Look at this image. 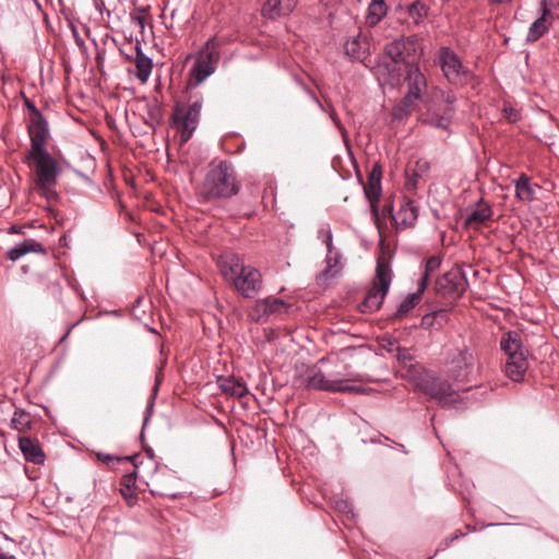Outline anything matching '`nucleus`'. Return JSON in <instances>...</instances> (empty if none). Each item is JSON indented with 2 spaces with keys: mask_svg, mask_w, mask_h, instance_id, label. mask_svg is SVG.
<instances>
[{
  "mask_svg": "<svg viewBox=\"0 0 559 559\" xmlns=\"http://www.w3.org/2000/svg\"><path fill=\"white\" fill-rule=\"evenodd\" d=\"M423 49L420 40L416 36L395 39L385 45L383 53L380 56L376 72L379 76L388 81H399L401 76V66L417 64L416 60L420 57Z\"/></svg>",
  "mask_w": 559,
  "mask_h": 559,
  "instance_id": "obj_1",
  "label": "nucleus"
},
{
  "mask_svg": "<svg viewBox=\"0 0 559 559\" xmlns=\"http://www.w3.org/2000/svg\"><path fill=\"white\" fill-rule=\"evenodd\" d=\"M219 271L236 292L245 298H254L263 286L261 272L246 265L243 259L233 252L224 253L218 260Z\"/></svg>",
  "mask_w": 559,
  "mask_h": 559,
  "instance_id": "obj_2",
  "label": "nucleus"
},
{
  "mask_svg": "<svg viewBox=\"0 0 559 559\" xmlns=\"http://www.w3.org/2000/svg\"><path fill=\"white\" fill-rule=\"evenodd\" d=\"M240 191L236 170L228 160H221L216 165L211 164L200 187V193L207 200L229 199Z\"/></svg>",
  "mask_w": 559,
  "mask_h": 559,
  "instance_id": "obj_3",
  "label": "nucleus"
},
{
  "mask_svg": "<svg viewBox=\"0 0 559 559\" xmlns=\"http://www.w3.org/2000/svg\"><path fill=\"white\" fill-rule=\"evenodd\" d=\"M325 359L319 360L306 379V388L309 390H321L328 392H354L362 393L361 386L348 385L347 382L353 380L349 373L344 371H322L319 365H323Z\"/></svg>",
  "mask_w": 559,
  "mask_h": 559,
  "instance_id": "obj_4",
  "label": "nucleus"
},
{
  "mask_svg": "<svg viewBox=\"0 0 559 559\" xmlns=\"http://www.w3.org/2000/svg\"><path fill=\"white\" fill-rule=\"evenodd\" d=\"M392 283V271L389 263L379 258L376 266V275L372 286L368 289L364 300L359 305L362 313H372L380 309Z\"/></svg>",
  "mask_w": 559,
  "mask_h": 559,
  "instance_id": "obj_5",
  "label": "nucleus"
},
{
  "mask_svg": "<svg viewBox=\"0 0 559 559\" xmlns=\"http://www.w3.org/2000/svg\"><path fill=\"white\" fill-rule=\"evenodd\" d=\"M456 95L450 88L440 90L436 103L423 116L421 121L433 128L447 130L455 112Z\"/></svg>",
  "mask_w": 559,
  "mask_h": 559,
  "instance_id": "obj_6",
  "label": "nucleus"
},
{
  "mask_svg": "<svg viewBox=\"0 0 559 559\" xmlns=\"http://www.w3.org/2000/svg\"><path fill=\"white\" fill-rule=\"evenodd\" d=\"M202 106V97H190L188 105L181 103L175 105L171 120L180 132L181 142H188L191 139L199 124Z\"/></svg>",
  "mask_w": 559,
  "mask_h": 559,
  "instance_id": "obj_7",
  "label": "nucleus"
},
{
  "mask_svg": "<svg viewBox=\"0 0 559 559\" xmlns=\"http://www.w3.org/2000/svg\"><path fill=\"white\" fill-rule=\"evenodd\" d=\"M27 158L35 164V183L37 188L48 197L49 193H52L60 173L57 160L47 150L29 152Z\"/></svg>",
  "mask_w": 559,
  "mask_h": 559,
  "instance_id": "obj_8",
  "label": "nucleus"
},
{
  "mask_svg": "<svg viewBox=\"0 0 559 559\" xmlns=\"http://www.w3.org/2000/svg\"><path fill=\"white\" fill-rule=\"evenodd\" d=\"M438 63L448 82L463 86L469 83L473 73L463 64L457 53L450 47H441L438 51Z\"/></svg>",
  "mask_w": 559,
  "mask_h": 559,
  "instance_id": "obj_9",
  "label": "nucleus"
},
{
  "mask_svg": "<svg viewBox=\"0 0 559 559\" xmlns=\"http://www.w3.org/2000/svg\"><path fill=\"white\" fill-rule=\"evenodd\" d=\"M417 386L420 392L438 401L441 406H453L461 401L460 394L453 390L448 380L428 377L421 379Z\"/></svg>",
  "mask_w": 559,
  "mask_h": 559,
  "instance_id": "obj_10",
  "label": "nucleus"
},
{
  "mask_svg": "<svg viewBox=\"0 0 559 559\" xmlns=\"http://www.w3.org/2000/svg\"><path fill=\"white\" fill-rule=\"evenodd\" d=\"M215 37L206 40L204 49L199 53L193 67L190 70V87H197L215 71L218 53L214 51Z\"/></svg>",
  "mask_w": 559,
  "mask_h": 559,
  "instance_id": "obj_11",
  "label": "nucleus"
},
{
  "mask_svg": "<svg viewBox=\"0 0 559 559\" xmlns=\"http://www.w3.org/2000/svg\"><path fill=\"white\" fill-rule=\"evenodd\" d=\"M468 282L463 270L451 269L440 276L436 282L437 294L449 302L457 301L466 292Z\"/></svg>",
  "mask_w": 559,
  "mask_h": 559,
  "instance_id": "obj_12",
  "label": "nucleus"
},
{
  "mask_svg": "<svg viewBox=\"0 0 559 559\" xmlns=\"http://www.w3.org/2000/svg\"><path fill=\"white\" fill-rule=\"evenodd\" d=\"M475 356L467 347L456 348L449 360L448 374L454 381H467L475 367Z\"/></svg>",
  "mask_w": 559,
  "mask_h": 559,
  "instance_id": "obj_13",
  "label": "nucleus"
},
{
  "mask_svg": "<svg viewBox=\"0 0 559 559\" xmlns=\"http://www.w3.org/2000/svg\"><path fill=\"white\" fill-rule=\"evenodd\" d=\"M286 308V304L280 298H264L255 302L249 312V317L255 322H264L275 313H281Z\"/></svg>",
  "mask_w": 559,
  "mask_h": 559,
  "instance_id": "obj_14",
  "label": "nucleus"
},
{
  "mask_svg": "<svg viewBox=\"0 0 559 559\" xmlns=\"http://www.w3.org/2000/svg\"><path fill=\"white\" fill-rule=\"evenodd\" d=\"M28 134L31 140L29 152L46 150L45 144L49 135L48 123L43 115L37 118H29Z\"/></svg>",
  "mask_w": 559,
  "mask_h": 559,
  "instance_id": "obj_15",
  "label": "nucleus"
},
{
  "mask_svg": "<svg viewBox=\"0 0 559 559\" xmlns=\"http://www.w3.org/2000/svg\"><path fill=\"white\" fill-rule=\"evenodd\" d=\"M175 475L166 469H159L158 466L155 467V474L152 477L151 483H147V486H152L150 491L153 496L167 497L170 499H178L181 497L180 492L173 491L168 486H166V481L174 480Z\"/></svg>",
  "mask_w": 559,
  "mask_h": 559,
  "instance_id": "obj_16",
  "label": "nucleus"
},
{
  "mask_svg": "<svg viewBox=\"0 0 559 559\" xmlns=\"http://www.w3.org/2000/svg\"><path fill=\"white\" fill-rule=\"evenodd\" d=\"M298 0H266L262 7V15L275 20L289 15L296 8Z\"/></svg>",
  "mask_w": 559,
  "mask_h": 559,
  "instance_id": "obj_17",
  "label": "nucleus"
},
{
  "mask_svg": "<svg viewBox=\"0 0 559 559\" xmlns=\"http://www.w3.org/2000/svg\"><path fill=\"white\" fill-rule=\"evenodd\" d=\"M493 211L489 203L480 199L476 205V209L472 210L465 217L464 226L466 228H473L478 230L481 225L491 219Z\"/></svg>",
  "mask_w": 559,
  "mask_h": 559,
  "instance_id": "obj_18",
  "label": "nucleus"
},
{
  "mask_svg": "<svg viewBox=\"0 0 559 559\" xmlns=\"http://www.w3.org/2000/svg\"><path fill=\"white\" fill-rule=\"evenodd\" d=\"M19 448L27 462L36 465L44 464L46 455L37 440L25 436L19 437Z\"/></svg>",
  "mask_w": 559,
  "mask_h": 559,
  "instance_id": "obj_19",
  "label": "nucleus"
},
{
  "mask_svg": "<svg viewBox=\"0 0 559 559\" xmlns=\"http://www.w3.org/2000/svg\"><path fill=\"white\" fill-rule=\"evenodd\" d=\"M426 290L425 280L418 283L416 292L408 294L399 305L396 311L391 316L392 320H402L419 304Z\"/></svg>",
  "mask_w": 559,
  "mask_h": 559,
  "instance_id": "obj_20",
  "label": "nucleus"
},
{
  "mask_svg": "<svg viewBox=\"0 0 559 559\" xmlns=\"http://www.w3.org/2000/svg\"><path fill=\"white\" fill-rule=\"evenodd\" d=\"M418 217V206L411 199H403L399 211L392 215L395 223L402 227H412Z\"/></svg>",
  "mask_w": 559,
  "mask_h": 559,
  "instance_id": "obj_21",
  "label": "nucleus"
},
{
  "mask_svg": "<svg viewBox=\"0 0 559 559\" xmlns=\"http://www.w3.org/2000/svg\"><path fill=\"white\" fill-rule=\"evenodd\" d=\"M381 166L379 164H374L368 174V182L364 187L366 198L369 200L371 206L379 201L381 194Z\"/></svg>",
  "mask_w": 559,
  "mask_h": 559,
  "instance_id": "obj_22",
  "label": "nucleus"
},
{
  "mask_svg": "<svg viewBox=\"0 0 559 559\" xmlns=\"http://www.w3.org/2000/svg\"><path fill=\"white\" fill-rule=\"evenodd\" d=\"M500 347L506 353L508 358L515 357V355L524 356L527 354L523 346L521 335L516 331H509L503 334L500 341Z\"/></svg>",
  "mask_w": 559,
  "mask_h": 559,
  "instance_id": "obj_23",
  "label": "nucleus"
},
{
  "mask_svg": "<svg viewBox=\"0 0 559 559\" xmlns=\"http://www.w3.org/2000/svg\"><path fill=\"white\" fill-rule=\"evenodd\" d=\"M345 53L354 61H361L369 51V43L361 34L348 38L344 44Z\"/></svg>",
  "mask_w": 559,
  "mask_h": 559,
  "instance_id": "obj_24",
  "label": "nucleus"
},
{
  "mask_svg": "<svg viewBox=\"0 0 559 559\" xmlns=\"http://www.w3.org/2000/svg\"><path fill=\"white\" fill-rule=\"evenodd\" d=\"M341 252L325 255V267L317 275L316 278L318 285H326L331 278L335 277L342 271L343 265L341 263Z\"/></svg>",
  "mask_w": 559,
  "mask_h": 559,
  "instance_id": "obj_25",
  "label": "nucleus"
},
{
  "mask_svg": "<svg viewBox=\"0 0 559 559\" xmlns=\"http://www.w3.org/2000/svg\"><path fill=\"white\" fill-rule=\"evenodd\" d=\"M406 82L408 92L421 97L427 87V80L417 64L409 63L406 68Z\"/></svg>",
  "mask_w": 559,
  "mask_h": 559,
  "instance_id": "obj_26",
  "label": "nucleus"
},
{
  "mask_svg": "<svg viewBox=\"0 0 559 559\" xmlns=\"http://www.w3.org/2000/svg\"><path fill=\"white\" fill-rule=\"evenodd\" d=\"M134 49H135V57H134L135 73H134V75L142 83H146L148 78L151 76L152 69H153L152 59L143 52L142 46L139 41H136Z\"/></svg>",
  "mask_w": 559,
  "mask_h": 559,
  "instance_id": "obj_27",
  "label": "nucleus"
},
{
  "mask_svg": "<svg viewBox=\"0 0 559 559\" xmlns=\"http://www.w3.org/2000/svg\"><path fill=\"white\" fill-rule=\"evenodd\" d=\"M217 384L221 391L230 397H242L248 394L245 382L234 377H218Z\"/></svg>",
  "mask_w": 559,
  "mask_h": 559,
  "instance_id": "obj_28",
  "label": "nucleus"
},
{
  "mask_svg": "<svg viewBox=\"0 0 559 559\" xmlns=\"http://www.w3.org/2000/svg\"><path fill=\"white\" fill-rule=\"evenodd\" d=\"M528 368L527 355L507 358L504 371L513 381H522Z\"/></svg>",
  "mask_w": 559,
  "mask_h": 559,
  "instance_id": "obj_29",
  "label": "nucleus"
},
{
  "mask_svg": "<svg viewBox=\"0 0 559 559\" xmlns=\"http://www.w3.org/2000/svg\"><path fill=\"white\" fill-rule=\"evenodd\" d=\"M31 252L45 253V248L35 239H25L24 241L16 243L13 248L8 250L7 258L11 261H16Z\"/></svg>",
  "mask_w": 559,
  "mask_h": 559,
  "instance_id": "obj_30",
  "label": "nucleus"
},
{
  "mask_svg": "<svg viewBox=\"0 0 559 559\" xmlns=\"http://www.w3.org/2000/svg\"><path fill=\"white\" fill-rule=\"evenodd\" d=\"M515 194L523 202H531L535 199V188L531 183V178L521 174L518 179L514 180Z\"/></svg>",
  "mask_w": 559,
  "mask_h": 559,
  "instance_id": "obj_31",
  "label": "nucleus"
},
{
  "mask_svg": "<svg viewBox=\"0 0 559 559\" xmlns=\"http://www.w3.org/2000/svg\"><path fill=\"white\" fill-rule=\"evenodd\" d=\"M386 11L384 0H371L366 15L367 25L376 26L386 15Z\"/></svg>",
  "mask_w": 559,
  "mask_h": 559,
  "instance_id": "obj_32",
  "label": "nucleus"
},
{
  "mask_svg": "<svg viewBox=\"0 0 559 559\" xmlns=\"http://www.w3.org/2000/svg\"><path fill=\"white\" fill-rule=\"evenodd\" d=\"M551 25V21H546L544 20V17L536 19L528 28L526 41H537L539 38H542L545 34L549 32Z\"/></svg>",
  "mask_w": 559,
  "mask_h": 559,
  "instance_id": "obj_33",
  "label": "nucleus"
},
{
  "mask_svg": "<svg viewBox=\"0 0 559 559\" xmlns=\"http://www.w3.org/2000/svg\"><path fill=\"white\" fill-rule=\"evenodd\" d=\"M440 265H441V260L436 255H432V257H429L428 259H426L425 260V269H424V272H423L418 283H421L425 280V284L427 287L429 284L431 274L435 271H437L440 267Z\"/></svg>",
  "mask_w": 559,
  "mask_h": 559,
  "instance_id": "obj_34",
  "label": "nucleus"
},
{
  "mask_svg": "<svg viewBox=\"0 0 559 559\" xmlns=\"http://www.w3.org/2000/svg\"><path fill=\"white\" fill-rule=\"evenodd\" d=\"M31 420L29 415L24 411H15L13 417L11 419V427L19 430L24 431L29 428Z\"/></svg>",
  "mask_w": 559,
  "mask_h": 559,
  "instance_id": "obj_35",
  "label": "nucleus"
},
{
  "mask_svg": "<svg viewBox=\"0 0 559 559\" xmlns=\"http://www.w3.org/2000/svg\"><path fill=\"white\" fill-rule=\"evenodd\" d=\"M408 14L414 20V22L418 24L424 20V17L427 16L428 7L417 0L408 7Z\"/></svg>",
  "mask_w": 559,
  "mask_h": 559,
  "instance_id": "obj_36",
  "label": "nucleus"
},
{
  "mask_svg": "<svg viewBox=\"0 0 559 559\" xmlns=\"http://www.w3.org/2000/svg\"><path fill=\"white\" fill-rule=\"evenodd\" d=\"M418 99H420L419 96L412 95V93L407 91V94L400 102L395 110L407 115L413 110Z\"/></svg>",
  "mask_w": 559,
  "mask_h": 559,
  "instance_id": "obj_37",
  "label": "nucleus"
},
{
  "mask_svg": "<svg viewBox=\"0 0 559 559\" xmlns=\"http://www.w3.org/2000/svg\"><path fill=\"white\" fill-rule=\"evenodd\" d=\"M430 168L429 162L426 159H418L415 164V168L412 170V180H416L428 173Z\"/></svg>",
  "mask_w": 559,
  "mask_h": 559,
  "instance_id": "obj_38",
  "label": "nucleus"
},
{
  "mask_svg": "<svg viewBox=\"0 0 559 559\" xmlns=\"http://www.w3.org/2000/svg\"><path fill=\"white\" fill-rule=\"evenodd\" d=\"M97 457H98V460H99V461H102V462H104V463H106V464H110V463H112L114 461L119 462V461H121V460H129V461L133 462V464H134V466H135V467L138 466V465H136V462H135V460L138 459V455L127 456V457L121 459V457H114V456H112V455H110V454L97 453Z\"/></svg>",
  "mask_w": 559,
  "mask_h": 559,
  "instance_id": "obj_39",
  "label": "nucleus"
},
{
  "mask_svg": "<svg viewBox=\"0 0 559 559\" xmlns=\"http://www.w3.org/2000/svg\"><path fill=\"white\" fill-rule=\"evenodd\" d=\"M135 483H136V473L135 472L123 475L120 480V486H121L120 489H128V490L134 489Z\"/></svg>",
  "mask_w": 559,
  "mask_h": 559,
  "instance_id": "obj_40",
  "label": "nucleus"
},
{
  "mask_svg": "<svg viewBox=\"0 0 559 559\" xmlns=\"http://www.w3.org/2000/svg\"><path fill=\"white\" fill-rule=\"evenodd\" d=\"M397 360L403 364L405 367H413V357L412 355L408 353L407 349H399V353H397Z\"/></svg>",
  "mask_w": 559,
  "mask_h": 559,
  "instance_id": "obj_41",
  "label": "nucleus"
},
{
  "mask_svg": "<svg viewBox=\"0 0 559 559\" xmlns=\"http://www.w3.org/2000/svg\"><path fill=\"white\" fill-rule=\"evenodd\" d=\"M441 311H433L430 313H426L421 318L420 325L425 329H430L433 326L435 318L440 313Z\"/></svg>",
  "mask_w": 559,
  "mask_h": 559,
  "instance_id": "obj_42",
  "label": "nucleus"
},
{
  "mask_svg": "<svg viewBox=\"0 0 559 559\" xmlns=\"http://www.w3.org/2000/svg\"><path fill=\"white\" fill-rule=\"evenodd\" d=\"M120 493L122 495V497L126 499L127 501V504L129 507H132L138 501V497L134 492V489H120Z\"/></svg>",
  "mask_w": 559,
  "mask_h": 559,
  "instance_id": "obj_43",
  "label": "nucleus"
},
{
  "mask_svg": "<svg viewBox=\"0 0 559 559\" xmlns=\"http://www.w3.org/2000/svg\"><path fill=\"white\" fill-rule=\"evenodd\" d=\"M318 238L326 245V242H332L333 234L330 228H321L318 231Z\"/></svg>",
  "mask_w": 559,
  "mask_h": 559,
  "instance_id": "obj_44",
  "label": "nucleus"
},
{
  "mask_svg": "<svg viewBox=\"0 0 559 559\" xmlns=\"http://www.w3.org/2000/svg\"><path fill=\"white\" fill-rule=\"evenodd\" d=\"M503 114H504V117L510 121V122H515L519 120L520 118V115L519 112L512 108V107H504L503 108Z\"/></svg>",
  "mask_w": 559,
  "mask_h": 559,
  "instance_id": "obj_45",
  "label": "nucleus"
},
{
  "mask_svg": "<svg viewBox=\"0 0 559 559\" xmlns=\"http://www.w3.org/2000/svg\"><path fill=\"white\" fill-rule=\"evenodd\" d=\"M25 106L31 112V118H37L38 115H43L39 109L29 99H25Z\"/></svg>",
  "mask_w": 559,
  "mask_h": 559,
  "instance_id": "obj_46",
  "label": "nucleus"
},
{
  "mask_svg": "<svg viewBox=\"0 0 559 559\" xmlns=\"http://www.w3.org/2000/svg\"><path fill=\"white\" fill-rule=\"evenodd\" d=\"M144 10H141L140 13L131 15V19L134 23H136L142 29L145 26V16L143 14Z\"/></svg>",
  "mask_w": 559,
  "mask_h": 559,
  "instance_id": "obj_47",
  "label": "nucleus"
},
{
  "mask_svg": "<svg viewBox=\"0 0 559 559\" xmlns=\"http://www.w3.org/2000/svg\"><path fill=\"white\" fill-rule=\"evenodd\" d=\"M93 3H94V7L95 9L99 12V13H103V12H107V15H110V12L108 10H106V5H105V2L104 0H93Z\"/></svg>",
  "mask_w": 559,
  "mask_h": 559,
  "instance_id": "obj_48",
  "label": "nucleus"
},
{
  "mask_svg": "<svg viewBox=\"0 0 559 559\" xmlns=\"http://www.w3.org/2000/svg\"><path fill=\"white\" fill-rule=\"evenodd\" d=\"M158 388L157 385H155L154 388V394L152 396V400H151V403H150V406L147 407L146 412H147V415L144 417V421H143V426L146 425V423L150 419V415H151V409L153 408V405H154V399H155V395H156V392H157Z\"/></svg>",
  "mask_w": 559,
  "mask_h": 559,
  "instance_id": "obj_49",
  "label": "nucleus"
},
{
  "mask_svg": "<svg viewBox=\"0 0 559 559\" xmlns=\"http://www.w3.org/2000/svg\"><path fill=\"white\" fill-rule=\"evenodd\" d=\"M539 13H540L539 17H544V20L552 22V10H550L549 8H545V9L539 8Z\"/></svg>",
  "mask_w": 559,
  "mask_h": 559,
  "instance_id": "obj_50",
  "label": "nucleus"
},
{
  "mask_svg": "<svg viewBox=\"0 0 559 559\" xmlns=\"http://www.w3.org/2000/svg\"><path fill=\"white\" fill-rule=\"evenodd\" d=\"M462 536H464V534L461 532H457V533L451 535L450 537L445 538V540H444L445 546L449 547L451 543L461 538Z\"/></svg>",
  "mask_w": 559,
  "mask_h": 559,
  "instance_id": "obj_51",
  "label": "nucleus"
},
{
  "mask_svg": "<svg viewBox=\"0 0 559 559\" xmlns=\"http://www.w3.org/2000/svg\"><path fill=\"white\" fill-rule=\"evenodd\" d=\"M539 8L540 9L549 8L550 10H552L554 3L551 2V0H540Z\"/></svg>",
  "mask_w": 559,
  "mask_h": 559,
  "instance_id": "obj_52",
  "label": "nucleus"
},
{
  "mask_svg": "<svg viewBox=\"0 0 559 559\" xmlns=\"http://www.w3.org/2000/svg\"><path fill=\"white\" fill-rule=\"evenodd\" d=\"M326 254H334L335 252H338L334 246H333V241L332 242H326Z\"/></svg>",
  "mask_w": 559,
  "mask_h": 559,
  "instance_id": "obj_53",
  "label": "nucleus"
},
{
  "mask_svg": "<svg viewBox=\"0 0 559 559\" xmlns=\"http://www.w3.org/2000/svg\"><path fill=\"white\" fill-rule=\"evenodd\" d=\"M491 4H507L510 3L512 0H488Z\"/></svg>",
  "mask_w": 559,
  "mask_h": 559,
  "instance_id": "obj_54",
  "label": "nucleus"
},
{
  "mask_svg": "<svg viewBox=\"0 0 559 559\" xmlns=\"http://www.w3.org/2000/svg\"><path fill=\"white\" fill-rule=\"evenodd\" d=\"M0 559H15V557L13 555L8 556L0 551Z\"/></svg>",
  "mask_w": 559,
  "mask_h": 559,
  "instance_id": "obj_55",
  "label": "nucleus"
},
{
  "mask_svg": "<svg viewBox=\"0 0 559 559\" xmlns=\"http://www.w3.org/2000/svg\"><path fill=\"white\" fill-rule=\"evenodd\" d=\"M10 233L17 234V233H20V230H19V228L16 226H11Z\"/></svg>",
  "mask_w": 559,
  "mask_h": 559,
  "instance_id": "obj_56",
  "label": "nucleus"
},
{
  "mask_svg": "<svg viewBox=\"0 0 559 559\" xmlns=\"http://www.w3.org/2000/svg\"><path fill=\"white\" fill-rule=\"evenodd\" d=\"M146 453L147 455L152 459L153 457V451L150 449V450H146Z\"/></svg>",
  "mask_w": 559,
  "mask_h": 559,
  "instance_id": "obj_57",
  "label": "nucleus"
},
{
  "mask_svg": "<svg viewBox=\"0 0 559 559\" xmlns=\"http://www.w3.org/2000/svg\"><path fill=\"white\" fill-rule=\"evenodd\" d=\"M332 119H333V121H334L337 126L340 124L338 119H337L336 117H334L333 115H332Z\"/></svg>",
  "mask_w": 559,
  "mask_h": 559,
  "instance_id": "obj_58",
  "label": "nucleus"
}]
</instances>
